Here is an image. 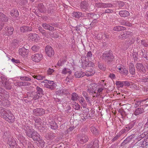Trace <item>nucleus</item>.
Listing matches in <instances>:
<instances>
[{
	"instance_id": "f257e3e1",
	"label": "nucleus",
	"mask_w": 148,
	"mask_h": 148,
	"mask_svg": "<svg viewBox=\"0 0 148 148\" xmlns=\"http://www.w3.org/2000/svg\"><path fill=\"white\" fill-rule=\"evenodd\" d=\"M27 135L29 138H31L34 140H38L40 139V136L36 132L29 128L27 130L26 132Z\"/></svg>"
},
{
	"instance_id": "f03ea898",
	"label": "nucleus",
	"mask_w": 148,
	"mask_h": 148,
	"mask_svg": "<svg viewBox=\"0 0 148 148\" xmlns=\"http://www.w3.org/2000/svg\"><path fill=\"white\" fill-rule=\"evenodd\" d=\"M102 58L109 64L114 58L113 55L110 53H103L101 56Z\"/></svg>"
},
{
	"instance_id": "7ed1b4c3",
	"label": "nucleus",
	"mask_w": 148,
	"mask_h": 148,
	"mask_svg": "<svg viewBox=\"0 0 148 148\" xmlns=\"http://www.w3.org/2000/svg\"><path fill=\"white\" fill-rule=\"evenodd\" d=\"M1 131L3 133V138L5 140L12 137L10 134L9 129L6 127H3L2 128Z\"/></svg>"
},
{
	"instance_id": "20e7f679",
	"label": "nucleus",
	"mask_w": 148,
	"mask_h": 148,
	"mask_svg": "<svg viewBox=\"0 0 148 148\" xmlns=\"http://www.w3.org/2000/svg\"><path fill=\"white\" fill-rule=\"evenodd\" d=\"M0 85L3 86L6 89L10 90L12 88L11 84L5 78L1 79V81L0 80Z\"/></svg>"
},
{
	"instance_id": "39448f33",
	"label": "nucleus",
	"mask_w": 148,
	"mask_h": 148,
	"mask_svg": "<svg viewBox=\"0 0 148 148\" xmlns=\"http://www.w3.org/2000/svg\"><path fill=\"white\" fill-rule=\"evenodd\" d=\"M4 119L9 122L12 123L14 121V117L11 111L8 110L7 114L5 115Z\"/></svg>"
},
{
	"instance_id": "423d86ee",
	"label": "nucleus",
	"mask_w": 148,
	"mask_h": 148,
	"mask_svg": "<svg viewBox=\"0 0 148 148\" xmlns=\"http://www.w3.org/2000/svg\"><path fill=\"white\" fill-rule=\"evenodd\" d=\"M33 114L37 116H41L45 114V110L41 108H37L33 110Z\"/></svg>"
},
{
	"instance_id": "0eeeda50",
	"label": "nucleus",
	"mask_w": 148,
	"mask_h": 148,
	"mask_svg": "<svg viewBox=\"0 0 148 148\" xmlns=\"http://www.w3.org/2000/svg\"><path fill=\"white\" fill-rule=\"evenodd\" d=\"M80 7L83 11L86 12L88 11L89 9L88 3L87 1H82L80 3Z\"/></svg>"
},
{
	"instance_id": "6e6552de",
	"label": "nucleus",
	"mask_w": 148,
	"mask_h": 148,
	"mask_svg": "<svg viewBox=\"0 0 148 148\" xmlns=\"http://www.w3.org/2000/svg\"><path fill=\"white\" fill-rule=\"evenodd\" d=\"M7 144L10 146V148H16L17 145L15 140L12 137L6 140Z\"/></svg>"
},
{
	"instance_id": "1a4fd4ad",
	"label": "nucleus",
	"mask_w": 148,
	"mask_h": 148,
	"mask_svg": "<svg viewBox=\"0 0 148 148\" xmlns=\"http://www.w3.org/2000/svg\"><path fill=\"white\" fill-rule=\"evenodd\" d=\"M99 140L97 139H95L93 142H92L87 145L86 148H98Z\"/></svg>"
},
{
	"instance_id": "9d476101",
	"label": "nucleus",
	"mask_w": 148,
	"mask_h": 148,
	"mask_svg": "<svg viewBox=\"0 0 148 148\" xmlns=\"http://www.w3.org/2000/svg\"><path fill=\"white\" fill-rule=\"evenodd\" d=\"M97 85L95 83H92L90 84V86L87 89V91L92 94L93 93H96V91L98 89Z\"/></svg>"
},
{
	"instance_id": "9b49d317",
	"label": "nucleus",
	"mask_w": 148,
	"mask_h": 148,
	"mask_svg": "<svg viewBox=\"0 0 148 148\" xmlns=\"http://www.w3.org/2000/svg\"><path fill=\"white\" fill-rule=\"evenodd\" d=\"M88 137L85 134H82L79 136L78 138V143L81 144H82L88 141Z\"/></svg>"
},
{
	"instance_id": "f8f14e48",
	"label": "nucleus",
	"mask_w": 148,
	"mask_h": 148,
	"mask_svg": "<svg viewBox=\"0 0 148 148\" xmlns=\"http://www.w3.org/2000/svg\"><path fill=\"white\" fill-rule=\"evenodd\" d=\"M43 56L41 54L36 53L32 56V60L36 62H38L42 59Z\"/></svg>"
},
{
	"instance_id": "ddd939ff",
	"label": "nucleus",
	"mask_w": 148,
	"mask_h": 148,
	"mask_svg": "<svg viewBox=\"0 0 148 148\" xmlns=\"http://www.w3.org/2000/svg\"><path fill=\"white\" fill-rule=\"evenodd\" d=\"M45 51L47 56L49 57L52 56L54 53V50L51 47H46Z\"/></svg>"
},
{
	"instance_id": "4468645a",
	"label": "nucleus",
	"mask_w": 148,
	"mask_h": 148,
	"mask_svg": "<svg viewBox=\"0 0 148 148\" xmlns=\"http://www.w3.org/2000/svg\"><path fill=\"white\" fill-rule=\"evenodd\" d=\"M28 39L32 41L38 40L39 37L38 35L35 33H30L28 35Z\"/></svg>"
},
{
	"instance_id": "2eb2a0df",
	"label": "nucleus",
	"mask_w": 148,
	"mask_h": 148,
	"mask_svg": "<svg viewBox=\"0 0 148 148\" xmlns=\"http://www.w3.org/2000/svg\"><path fill=\"white\" fill-rule=\"evenodd\" d=\"M136 67L138 70L141 73H145L146 71L145 68L141 63H137Z\"/></svg>"
},
{
	"instance_id": "dca6fc26",
	"label": "nucleus",
	"mask_w": 148,
	"mask_h": 148,
	"mask_svg": "<svg viewBox=\"0 0 148 148\" xmlns=\"http://www.w3.org/2000/svg\"><path fill=\"white\" fill-rule=\"evenodd\" d=\"M145 100H141L140 101H136L134 100H130V103L132 104V106H131V108H133L136 107L138 106L140 104L141 102H142L143 101H145Z\"/></svg>"
},
{
	"instance_id": "f3484780",
	"label": "nucleus",
	"mask_w": 148,
	"mask_h": 148,
	"mask_svg": "<svg viewBox=\"0 0 148 148\" xmlns=\"http://www.w3.org/2000/svg\"><path fill=\"white\" fill-rule=\"evenodd\" d=\"M99 17V14H97V15L96 16L92 19L93 20L92 21L91 23L90 24V27L92 28L93 27L96 25L97 24L99 21L98 19Z\"/></svg>"
},
{
	"instance_id": "a211bd4d",
	"label": "nucleus",
	"mask_w": 148,
	"mask_h": 148,
	"mask_svg": "<svg viewBox=\"0 0 148 148\" xmlns=\"http://www.w3.org/2000/svg\"><path fill=\"white\" fill-rule=\"evenodd\" d=\"M29 50L28 49L25 48L24 47H22L19 50V53L20 55L23 56H25L28 53Z\"/></svg>"
},
{
	"instance_id": "6ab92c4d",
	"label": "nucleus",
	"mask_w": 148,
	"mask_h": 148,
	"mask_svg": "<svg viewBox=\"0 0 148 148\" xmlns=\"http://www.w3.org/2000/svg\"><path fill=\"white\" fill-rule=\"evenodd\" d=\"M79 101L81 104L82 106L84 108H85V110L86 111V112H88L89 109L88 108H86V104L85 103V101L84 99L82 97H80L79 99Z\"/></svg>"
},
{
	"instance_id": "aec40b11",
	"label": "nucleus",
	"mask_w": 148,
	"mask_h": 148,
	"mask_svg": "<svg viewBox=\"0 0 148 148\" xmlns=\"http://www.w3.org/2000/svg\"><path fill=\"white\" fill-rule=\"evenodd\" d=\"M90 130L94 135H96L99 134V130L98 126H92L90 128Z\"/></svg>"
},
{
	"instance_id": "412c9836",
	"label": "nucleus",
	"mask_w": 148,
	"mask_h": 148,
	"mask_svg": "<svg viewBox=\"0 0 148 148\" xmlns=\"http://www.w3.org/2000/svg\"><path fill=\"white\" fill-rule=\"evenodd\" d=\"M42 26L45 29L51 31H52L54 30V27L47 23H42Z\"/></svg>"
},
{
	"instance_id": "4be33fe9",
	"label": "nucleus",
	"mask_w": 148,
	"mask_h": 148,
	"mask_svg": "<svg viewBox=\"0 0 148 148\" xmlns=\"http://www.w3.org/2000/svg\"><path fill=\"white\" fill-rule=\"evenodd\" d=\"M8 18L7 16L3 13L0 14V22L4 24L5 22H7L8 20Z\"/></svg>"
},
{
	"instance_id": "5701e85b",
	"label": "nucleus",
	"mask_w": 148,
	"mask_h": 148,
	"mask_svg": "<svg viewBox=\"0 0 148 148\" xmlns=\"http://www.w3.org/2000/svg\"><path fill=\"white\" fill-rule=\"evenodd\" d=\"M38 10L41 13H45L46 11V9L42 3H40L38 5Z\"/></svg>"
},
{
	"instance_id": "b1692460",
	"label": "nucleus",
	"mask_w": 148,
	"mask_h": 148,
	"mask_svg": "<svg viewBox=\"0 0 148 148\" xmlns=\"http://www.w3.org/2000/svg\"><path fill=\"white\" fill-rule=\"evenodd\" d=\"M20 30L21 32H26L32 31V29L31 27L23 26L20 27Z\"/></svg>"
},
{
	"instance_id": "393cba45",
	"label": "nucleus",
	"mask_w": 148,
	"mask_h": 148,
	"mask_svg": "<svg viewBox=\"0 0 148 148\" xmlns=\"http://www.w3.org/2000/svg\"><path fill=\"white\" fill-rule=\"evenodd\" d=\"M82 66L84 68L86 67H89L91 66H92L94 64L91 62H88L86 61H83L82 62Z\"/></svg>"
},
{
	"instance_id": "a878e982",
	"label": "nucleus",
	"mask_w": 148,
	"mask_h": 148,
	"mask_svg": "<svg viewBox=\"0 0 148 148\" xmlns=\"http://www.w3.org/2000/svg\"><path fill=\"white\" fill-rule=\"evenodd\" d=\"M7 114V111L2 107H0V116L4 118L5 115Z\"/></svg>"
},
{
	"instance_id": "bb28decb",
	"label": "nucleus",
	"mask_w": 148,
	"mask_h": 148,
	"mask_svg": "<svg viewBox=\"0 0 148 148\" xmlns=\"http://www.w3.org/2000/svg\"><path fill=\"white\" fill-rule=\"evenodd\" d=\"M95 73V71L93 70V68L92 69L91 68L90 69L86 71V73H84V74H85V75L88 77L93 75Z\"/></svg>"
},
{
	"instance_id": "cd10ccee",
	"label": "nucleus",
	"mask_w": 148,
	"mask_h": 148,
	"mask_svg": "<svg viewBox=\"0 0 148 148\" xmlns=\"http://www.w3.org/2000/svg\"><path fill=\"white\" fill-rule=\"evenodd\" d=\"M49 123L51 129L53 130H55L57 128L58 126L56 123L54 121H52L49 122Z\"/></svg>"
},
{
	"instance_id": "c85d7f7f",
	"label": "nucleus",
	"mask_w": 148,
	"mask_h": 148,
	"mask_svg": "<svg viewBox=\"0 0 148 148\" xmlns=\"http://www.w3.org/2000/svg\"><path fill=\"white\" fill-rule=\"evenodd\" d=\"M85 74L84 72L82 71H77L75 73L74 75L75 77L78 78L83 77L85 75Z\"/></svg>"
},
{
	"instance_id": "c756f323",
	"label": "nucleus",
	"mask_w": 148,
	"mask_h": 148,
	"mask_svg": "<svg viewBox=\"0 0 148 148\" xmlns=\"http://www.w3.org/2000/svg\"><path fill=\"white\" fill-rule=\"evenodd\" d=\"M35 121V125L36 127H40L41 124V119L40 118H34V119Z\"/></svg>"
},
{
	"instance_id": "7c9ffc66",
	"label": "nucleus",
	"mask_w": 148,
	"mask_h": 148,
	"mask_svg": "<svg viewBox=\"0 0 148 148\" xmlns=\"http://www.w3.org/2000/svg\"><path fill=\"white\" fill-rule=\"evenodd\" d=\"M119 14L121 16L125 17L127 16L130 13L126 10H122L119 12Z\"/></svg>"
},
{
	"instance_id": "2f4dec72",
	"label": "nucleus",
	"mask_w": 148,
	"mask_h": 148,
	"mask_svg": "<svg viewBox=\"0 0 148 148\" xmlns=\"http://www.w3.org/2000/svg\"><path fill=\"white\" fill-rule=\"evenodd\" d=\"M72 14V16L73 17L77 18H79L80 17H82L84 16L81 12H74Z\"/></svg>"
},
{
	"instance_id": "473e14b6",
	"label": "nucleus",
	"mask_w": 148,
	"mask_h": 148,
	"mask_svg": "<svg viewBox=\"0 0 148 148\" xmlns=\"http://www.w3.org/2000/svg\"><path fill=\"white\" fill-rule=\"evenodd\" d=\"M79 98L78 95L76 93L73 92L71 94V99L72 101H77Z\"/></svg>"
},
{
	"instance_id": "72a5a7b5",
	"label": "nucleus",
	"mask_w": 148,
	"mask_h": 148,
	"mask_svg": "<svg viewBox=\"0 0 148 148\" xmlns=\"http://www.w3.org/2000/svg\"><path fill=\"white\" fill-rule=\"evenodd\" d=\"M10 15L12 16L17 17L18 16V12L17 10L14 9L12 10L10 12Z\"/></svg>"
},
{
	"instance_id": "f704fd0d",
	"label": "nucleus",
	"mask_w": 148,
	"mask_h": 148,
	"mask_svg": "<svg viewBox=\"0 0 148 148\" xmlns=\"http://www.w3.org/2000/svg\"><path fill=\"white\" fill-rule=\"evenodd\" d=\"M125 29L126 28L124 27L121 26H117L114 27L113 29L114 31L119 32L121 31L125 30Z\"/></svg>"
},
{
	"instance_id": "c9c22d12",
	"label": "nucleus",
	"mask_w": 148,
	"mask_h": 148,
	"mask_svg": "<svg viewBox=\"0 0 148 148\" xmlns=\"http://www.w3.org/2000/svg\"><path fill=\"white\" fill-rule=\"evenodd\" d=\"M141 54L142 55L143 57L146 58V60H148V52L144 50H142Z\"/></svg>"
},
{
	"instance_id": "e433bc0d",
	"label": "nucleus",
	"mask_w": 148,
	"mask_h": 148,
	"mask_svg": "<svg viewBox=\"0 0 148 148\" xmlns=\"http://www.w3.org/2000/svg\"><path fill=\"white\" fill-rule=\"evenodd\" d=\"M144 112V110L142 108H138L134 112V114L136 115H138Z\"/></svg>"
},
{
	"instance_id": "4c0bfd02",
	"label": "nucleus",
	"mask_w": 148,
	"mask_h": 148,
	"mask_svg": "<svg viewBox=\"0 0 148 148\" xmlns=\"http://www.w3.org/2000/svg\"><path fill=\"white\" fill-rule=\"evenodd\" d=\"M20 42L18 40H13L11 42V45L12 46H19L20 45L19 44Z\"/></svg>"
},
{
	"instance_id": "58836bf2",
	"label": "nucleus",
	"mask_w": 148,
	"mask_h": 148,
	"mask_svg": "<svg viewBox=\"0 0 148 148\" xmlns=\"http://www.w3.org/2000/svg\"><path fill=\"white\" fill-rule=\"evenodd\" d=\"M62 73L63 74H67L68 75H70L71 73V72L70 69L64 68L62 70Z\"/></svg>"
},
{
	"instance_id": "ea45409f",
	"label": "nucleus",
	"mask_w": 148,
	"mask_h": 148,
	"mask_svg": "<svg viewBox=\"0 0 148 148\" xmlns=\"http://www.w3.org/2000/svg\"><path fill=\"white\" fill-rule=\"evenodd\" d=\"M97 14L93 13H88L86 14V15L88 18L90 19H92L94 17H95L97 15Z\"/></svg>"
},
{
	"instance_id": "a19ab883",
	"label": "nucleus",
	"mask_w": 148,
	"mask_h": 148,
	"mask_svg": "<svg viewBox=\"0 0 148 148\" xmlns=\"http://www.w3.org/2000/svg\"><path fill=\"white\" fill-rule=\"evenodd\" d=\"M50 82H51V84H47L46 85V87L48 88H50L51 90L54 89V86L55 84H54L53 81H49Z\"/></svg>"
},
{
	"instance_id": "79ce46f5",
	"label": "nucleus",
	"mask_w": 148,
	"mask_h": 148,
	"mask_svg": "<svg viewBox=\"0 0 148 148\" xmlns=\"http://www.w3.org/2000/svg\"><path fill=\"white\" fill-rule=\"evenodd\" d=\"M135 73V70L133 64L130 63V74L134 75Z\"/></svg>"
},
{
	"instance_id": "37998d69",
	"label": "nucleus",
	"mask_w": 148,
	"mask_h": 148,
	"mask_svg": "<svg viewBox=\"0 0 148 148\" xmlns=\"http://www.w3.org/2000/svg\"><path fill=\"white\" fill-rule=\"evenodd\" d=\"M130 32H125L121 36V38L123 39H125L129 37Z\"/></svg>"
},
{
	"instance_id": "c03bdc74",
	"label": "nucleus",
	"mask_w": 148,
	"mask_h": 148,
	"mask_svg": "<svg viewBox=\"0 0 148 148\" xmlns=\"http://www.w3.org/2000/svg\"><path fill=\"white\" fill-rule=\"evenodd\" d=\"M7 32L8 35H12L13 33V32L14 31L13 27H12L9 26L7 28Z\"/></svg>"
},
{
	"instance_id": "a18cd8bd",
	"label": "nucleus",
	"mask_w": 148,
	"mask_h": 148,
	"mask_svg": "<svg viewBox=\"0 0 148 148\" xmlns=\"http://www.w3.org/2000/svg\"><path fill=\"white\" fill-rule=\"evenodd\" d=\"M130 88L132 90H133L134 89H137L138 87L135 83L133 82H130Z\"/></svg>"
},
{
	"instance_id": "49530a36",
	"label": "nucleus",
	"mask_w": 148,
	"mask_h": 148,
	"mask_svg": "<svg viewBox=\"0 0 148 148\" xmlns=\"http://www.w3.org/2000/svg\"><path fill=\"white\" fill-rule=\"evenodd\" d=\"M33 77L34 78L38 80H42L45 78V76L40 75H34Z\"/></svg>"
},
{
	"instance_id": "de8ad7c7",
	"label": "nucleus",
	"mask_w": 148,
	"mask_h": 148,
	"mask_svg": "<svg viewBox=\"0 0 148 148\" xmlns=\"http://www.w3.org/2000/svg\"><path fill=\"white\" fill-rule=\"evenodd\" d=\"M8 102L7 99L5 100V101L1 99L0 100V105H2L4 106H8Z\"/></svg>"
},
{
	"instance_id": "09e8293b",
	"label": "nucleus",
	"mask_w": 148,
	"mask_h": 148,
	"mask_svg": "<svg viewBox=\"0 0 148 148\" xmlns=\"http://www.w3.org/2000/svg\"><path fill=\"white\" fill-rule=\"evenodd\" d=\"M20 79L22 81H30L31 80V79L26 76L20 77Z\"/></svg>"
},
{
	"instance_id": "8fccbe9b",
	"label": "nucleus",
	"mask_w": 148,
	"mask_h": 148,
	"mask_svg": "<svg viewBox=\"0 0 148 148\" xmlns=\"http://www.w3.org/2000/svg\"><path fill=\"white\" fill-rule=\"evenodd\" d=\"M40 32L42 34V35L45 36V37L48 38L49 36V35L46 33L45 32V30L44 29H42V28H40L39 29Z\"/></svg>"
},
{
	"instance_id": "3c124183",
	"label": "nucleus",
	"mask_w": 148,
	"mask_h": 148,
	"mask_svg": "<svg viewBox=\"0 0 148 148\" xmlns=\"http://www.w3.org/2000/svg\"><path fill=\"white\" fill-rule=\"evenodd\" d=\"M36 90H37L36 92L37 94L39 95L43 94V90L40 87H39L38 86H37L36 87Z\"/></svg>"
},
{
	"instance_id": "603ef678",
	"label": "nucleus",
	"mask_w": 148,
	"mask_h": 148,
	"mask_svg": "<svg viewBox=\"0 0 148 148\" xmlns=\"http://www.w3.org/2000/svg\"><path fill=\"white\" fill-rule=\"evenodd\" d=\"M95 5L97 8H103V3H96L95 4Z\"/></svg>"
},
{
	"instance_id": "864d4df0",
	"label": "nucleus",
	"mask_w": 148,
	"mask_h": 148,
	"mask_svg": "<svg viewBox=\"0 0 148 148\" xmlns=\"http://www.w3.org/2000/svg\"><path fill=\"white\" fill-rule=\"evenodd\" d=\"M14 84L16 86H24L23 82H16L14 83Z\"/></svg>"
},
{
	"instance_id": "5fc2aeb1",
	"label": "nucleus",
	"mask_w": 148,
	"mask_h": 148,
	"mask_svg": "<svg viewBox=\"0 0 148 148\" xmlns=\"http://www.w3.org/2000/svg\"><path fill=\"white\" fill-rule=\"evenodd\" d=\"M112 6L111 3H103V8H111Z\"/></svg>"
},
{
	"instance_id": "6e6d98bb",
	"label": "nucleus",
	"mask_w": 148,
	"mask_h": 148,
	"mask_svg": "<svg viewBox=\"0 0 148 148\" xmlns=\"http://www.w3.org/2000/svg\"><path fill=\"white\" fill-rule=\"evenodd\" d=\"M73 107L75 109L77 110H79L80 109V106L77 103H75L73 105Z\"/></svg>"
},
{
	"instance_id": "4d7b16f0",
	"label": "nucleus",
	"mask_w": 148,
	"mask_h": 148,
	"mask_svg": "<svg viewBox=\"0 0 148 148\" xmlns=\"http://www.w3.org/2000/svg\"><path fill=\"white\" fill-rule=\"evenodd\" d=\"M45 138L48 140H51L53 138V136L51 134H47L45 136Z\"/></svg>"
},
{
	"instance_id": "13d9d810",
	"label": "nucleus",
	"mask_w": 148,
	"mask_h": 148,
	"mask_svg": "<svg viewBox=\"0 0 148 148\" xmlns=\"http://www.w3.org/2000/svg\"><path fill=\"white\" fill-rule=\"evenodd\" d=\"M117 3L119 7H122L124 5V3L123 2L121 1H118L117 2Z\"/></svg>"
},
{
	"instance_id": "bf43d9fd",
	"label": "nucleus",
	"mask_w": 148,
	"mask_h": 148,
	"mask_svg": "<svg viewBox=\"0 0 148 148\" xmlns=\"http://www.w3.org/2000/svg\"><path fill=\"white\" fill-rule=\"evenodd\" d=\"M31 49L32 51L34 52H37L39 50V47H32Z\"/></svg>"
},
{
	"instance_id": "052dcab7",
	"label": "nucleus",
	"mask_w": 148,
	"mask_h": 148,
	"mask_svg": "<svg viewBox=\"0 0 148 148\" xmlns=\"http://www.w3.org/2000/svg\"><path fill=\"white\" fill-rule=\"evenodd\" d=\"M116 85L119 86L120 87H122L123 86V81H116Z\"/></svg>"
},
{
	"instance_id": "680f3d73",
	"label": "nucleus",
	"mask_w": 148,
	"mask_h": 148,
	"mask_svg": "<svg viewBox=\"0 0 148 148\" xmlns=\"http://www.w3.org/2000/svg\"><path fill=\"white\" fill-rule=\"evenodd\" d=\"M27 2V0H21L20 4L22 5H25Z\"/></svg>"
},
{
	"instance_id": "e2e57ef3",
	"label": "nucleus",
	"mask_w": 148,
	"mask_h": 148,
	"mask_svg": "<svg viewBox=\"0 0 148 148\" xmlns=\"http://www.w3.org/2000/svg\"><path fill=\"white\" fill-rule=\"evenodd\" d=\"M2 95H3V97H4L5 98V99H7L10 96L9 93L7 92L6 91L4 93L2 94Z\"/></svg>"
},
{
	"instance_id": "0e129e2a",
	"label": "nucleus",
	"mask_w": 148,
	"mask_h": 148,
	"mask_svg": "<svg viewBox=\"0 0 148 148\" xmlns=\"http://www.w3.org/2000/svg\"><path fill=\"white\" fill-rule=\"evenodd\" d=\"M54 71V70L53 69H51L50 68L47 70V73L49 75H51Z\"/></svg>"
},
{
	"instance_id": "69168bd1",
	"label": "nucleus",
	"mask_w": 148,
	"mask_h": 148,
	"mask_svg": "<svg viewBox=\"0 0 148 148\" xmlns=\"http://www.w3.org/2000/svg\"><path fill=\"white\" fill-rule=\"evenodd\" d=\"M12 62L14 64L19 63L20 61L18 60H16L14 58H12L11 59Z\"/></svg>"
},
{
	"instance_id": "338daca9",
	"label": "nucleus",
	"mask_w": 148,
	"mask_h": 148,
	"mask_svg": "<svg viewBox=\"0 0 148 148\" xmlns=\"http://www.w3.org/2000/svg\"><path fill=\"white\" fill-rule=\"evenodd\" d=\"M113 12V10L112 9H107L105 10V13H112Z\"/></svg>"
},
{
	"instance_id": "774afa93",
	"label": "nucleus",
	"mask_w": 148,
	"mask_h": 148,
	"mask_svg": "<svg viewBox=\"0 0 148 148\" xmlns=\"http://www.w3.org/2000/svg\"><path fill=\"white\" fill-rule=\"evenodd\" d=\"M122 70H123V72H121V74L126 75L128 73V71L124 67L122 68Z\"/></svg>"
}]
</instances>
